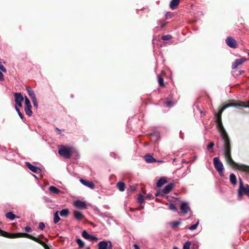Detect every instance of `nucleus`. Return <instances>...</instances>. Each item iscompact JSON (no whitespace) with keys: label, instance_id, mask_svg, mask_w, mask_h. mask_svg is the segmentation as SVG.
<instances>
[{"label":"nucleus","instance_id":"nucleus-1","mask_svg":"<svg viewBox=\"0 0 249 249\" xmlns=\"http://www.w3.org/2000/svg\"><path fill=\"white\" fill-rule=\"evenodd\" d=\"M231 107H242L249 108V105H246L243 103L238 104L231 103L223 107L217 113H215V116L216 118V127L220 134L221 139L223 142V148L224 157L227 163L232 167L242 171H249V166L244 164L237 163L232 159L230 140L222 123L221 115L222 112L225 109Z\"/></svg>","mask_w":249,"mask_h":249},{"label":"nucleus","instance_id":"nucleus-2","mask_svg":"<svg viewBox=\"0 0 249 249\" xmlns=\"http://www.w3.org/2000/svg\"><path fill=\"white\" fill-rule=\"evenodd\" d=\"M0 235L6 237L8 238H19V237H26L34 240V241L39 243V240L38 238L35 237L30 234L24 233H8L6 232L0 230Z\"/></svg>","mask_w":249,"mask_h":249},{"label":"nucleus","instance_id":"nucleus-3","mask_svg":"<svg viewBox=\"0 0 249 249\" xmlns=\"http://www.w3.org/2000/svg\"><path fill=\"white\" fill-rule=\"evenodd\" d=\"M74 153H77V151L72 147L65 145H60L58 147V154L65 159H70Z\"/></svg>","mask_w":249,"mask_h":249},{"label":"nucleus","instance_id":"nucleus-4","mask_svg":"<svg viewBox=\"0 0 249 249\" xmlns=\"http://www.w3.org/2000/svg\"><path fill=\"white\" fill-rule=\"evenodd\" d=\"M243 193L246 194L249 197V185L246 184L244 186L242 179L239 178V187L238 191V196L240 199L242 198Z\"/></svg>","mask_w":249,"mask_h":249},{"label":"nucleus","instance_id":"nucleus-5","mask_svg":"<svg viewBox=\"0 0 249 249\" xmlns=\"http://www.w3.org/2000/svg\"><path fill=\"white\" fill-rule=\"evenodd\" d=\"M213 163L216 170L218 172L221 177L224 176V166L222 162L220 160L219 158L215 157L213 159Z\"/></svg>","mask_w":249,"mask_h":249},{"label":"nucleus","instance_id":"nucleus-6","mask_svg":"<svg viewBox=\"0 0 249 249\" xmlns=\"http://www.w3.org/2000/svg\"><path fill=\"white\" fill-rule=\"evenodd\" d=\"M98 249H113L112 243L109 240L100 241L97 244Z\"/></svg>","mask_w":249,"mask_h":249},{"label":"nucleus","instance_id":"nucleus-7","mask_svg":"<svg viewBox=\"0 0 249 249\" xmlns=\"http://www.w3.org/2000/svg\"><path fill=\"white\" fill-rule=\"evenodd\" d=\"M226 44L231 48H236L237 46L236 41L232 37L229 36L226 39Z\"/></svg>","mask_w":249,"mask_h":249},{"label":"nucleus","instance_id":"nucleus-8","mask_svg":"<svg viewBox=\"0 0 249 249\" xmlns=\"http://www.w3.org/2000/svg\"><path fill=\"white\" fill-rule=\"evenodd\" d=\"M180 210L184 214L188 213L190 211L189 203L186 201H183L180 205Z\"/></svg>","mask_w":249,"mask_h":249},{"label":"nucleus","instance_id":"nucleus-9","mask_svg":"<svg viewBox=\"0 0 249 249\" xmlns=\"http://www.w3.org/2000/svg\"><path fill=\"white\" fill-rule=\"evenodd\" d=\"M82 236L86 239L89 240L90 241H93L96 239H97V238L91 234H89L86 231L84 230L83 231L82 233Z\"/></svg>","mask_w":249,"mask_h":249},{"label":"nucleus","instance_id":"nucleus-10","mask_svg":"<svg viewBox=\"0 0 249 249\" xmlns=\"http://www.w3.org/2000/svg\"><path fill=\"white\" fill-rule=\"evenodd\" d=\"M26 164L28 167V168L33 172L36 173H40L41 172V170L39 168L36 166L31 164L30 162H26Z\"/></svg>","mask_w":249,"mask_h":249},{"label":"nucleus","instance_id":"nucleus-11","mask_svg":"<svg viewBox=\"0 0 249 249\" xmlns=\"http://www.w3.org/2000/svg\"><path fill=\"white\" fill-rule=\"evenodd\" d=\"M246 60V59L244 58H241L239 59H236L235 62L232 65V69H235L238 66L241 65Z\"/></svg>","mask_w":249,"mask_h":249},{"label":"nucleus","instance_id":"nucleus-12","mask_svg":"<svg viewBox=\"0 0 249 249\" xmlns=\"http://www.w3.org/2000/svg\"><path fill=\"white\" fill-rule=\"evenodd\" d=\"M174 184L173 183H169L161 191L162 195H164L166 194H168L169 193L172 189H173Z\"/></svg>","mask_w":249,"mask_h":249},{"label":"nucleus","instance_id":"nucleus-13","mask_svg":"<svg viewBox=\"0 0 249 249\" xmlns=\"http://www.w3.org/2000/svg\"><path fill=\"white\" fill-rule=\"evenodd\" d=\"M74 205L78 208L80 209H85L87 208V204L84 201H81L80 200H76L74 202Z\"/></svg>","mask_w":249,"mask_h":249},{"label":"nucleus","instance_id":"nucleus-14","mask_svg":"<svg viewBox=\"0 0 249 249\" xmlns=\"http://www.w3.org/2000/svg\"><path fill=\"white\" fill-rule=\"evenodd\" d=\"M80 182L83 184L84 185L89 187L90 189H94V184L92 181H87L84 179H81L80 180Z\"/></svg>","mask_w":249,"mask_h":249},{"label":"nucleus","instance_id":"nucleus-15","mask_svg":"<svg viewBox=\"0 0 249 249\" xmlns=\"http://www.w3.org/2000/svg\"><path fill=\"white\" fill-rule=\"evenodd\" d=\"M73 214L74 218L78 221H81L84 218V215L79 211H74L73 212Z\"/></svg>","mask_w":249,"mask_h":249},{"label":"nucleus","instance_id":"nucleus-16","mask_svg":"<svg viewBox=\"0 0 249 249\" xmlns=\"http://www.w3.org/2000/svg\"><path fill=\"white\" fill-rule=\"evenodd\" d=\"M14 97L15 103L22 102L24 100V97L21 95V93H15L14 94Z\"/></svg>","mask_w":249,"mask_h":249},{"label":"nucleus","instance_id":"nucleus-17","mask_svg":"<svg viewBox=\"0 0 249 249\" xmlns=\"http://www.w3.org/2000/svg\"><path fill=\"white\" fill-rule=\"evenodd\" d=\"M26 89L31 100L36 98V96L34 90L30 87L27 86L26 87Z\"/></svg>","mask_w":249,"mask_h":249},{"label":"nucleus","instance_id":"nucleus-18","mask_svg":"<svg viewBox=\"0 0 249 249\" xmlns=\"http://www.w3.org/2000/svg\"><path fill=\"white\" fill-rule=\"evenodd\" d=\"M144 160L148 163H153L157 162V160L154 158L150 155H146L144 157Z\"/></svg>","mask_w":249,"mask_h":249},{"label":"nucleus","instance_id":"nucleus-19","mask_svg":"<svg viewBox=\"0 0 249 249\" xmlns=\"http://www.w3.org/2000/svg\"><path fill=\"white\" fill-rule=\"evenodd\" d=\"M180 0H172L170 3V7L171 9H175L178 5Z\"/></svg>","mask_w":249,"mask_h":249},{"label":"nucleus","instance_id":"nucleus-20","mask_svg":"<svg viewBox=\"0 0 249 249\" xmlns=\"http://www.w3.org/2000/svg\"><path fill=\"white\" fill-rule=\"evenodd\" d=\"M167 182V180H166V179L165 178L162 177L160 178V179L158 180L157 183V185L158 187H161Z\"/></svg>","mask_w":249,"mask_h":249},{"label":"nucleus","instance_id":"nucleus-21","mask_svg":"<svg viewBox=\"0 0 249 249\" xmlns=\"http://www.w3.org/2000/svg\"><path fill=\"white\" fill-rule=\"evenodd\" d=\"M50 192L54 194H58L60 193V191L53 186H51L48 188Z\"/></svg>","mask_w":249,"mask_h":249},{"label":"nucleus","instance_id":"nucleus-22","mask_svg":"<svg viewBox=\"0 0 249 249\" xmlns=\"http://www.w3.org/2000/svg\"><path fill=\"white\" fill-rule=\"evenodd\" d=\"M6 216L7 218H8L9 219L12 220L14 219L15 218H19V216H18L16 215V214H14L11 212H7L6 213Z\"/></svg>","mask_w":249,"mask_h":249},{"label":"nucleus","instance_id":"nucleus-23","mask_svg":"<svg viewBox=\"0 0 249 249\" xmlns=\"http://www.w3.org/2000/svg\"><path fill=\"white\" fill-rule=\"evenodd\" d=\"M230 180L231 183L233 185H235L237 183V179L235 175L231 173L230 175Z\"/></svg>","mask_w":249,"mask_h":249},{"label":"nucleus","instance_id":"nucleus-24","mask_svg":"<svg viewBox=\"0 0 249 249\" xmlns=\"http://www.w3.org/2000/svg\"><path fill=\"white\" fill-rule=\"evenodd\" d=\"M31 108H32V106H25V108H24V111L25 112V113L26 114V115H27L29 116H32V115L33 114V112L31 110Z\"/></svg>","mask_w":249,"mask_h":249},{"label":"nucleus","instance_id":"nucleus-25","mask_svg":"<svg viewBox=\"0 0 249 249\" xmlns=\"http://www.w3.org/2000/svg\"><path fill=\"white\" fill-rule=\"evenodd\" d=\"M117 186L118 189L121 192H123L125 190V185L124 183L122 182H118L117 184Z\"/></svg>","mask_w":249,"mask_h":249},{"label":"nucleus","instance_id":"nucleus-26","mask_svg":"<svg viewBox=\"0 0 249 249\" xmlns=\"http://www.w3.org/2000/svg\"><path fill=\"white\" fill-rule=\"evenodd\" d=\"M69 213V211L68 209H63L60 212V214L62 217H67Z\"/></svg>","mask_w":249,"mask_h":249},{"label":"nucleus","instance_id":"nucleus-27","mask_svg":"<svg viewBox=\"0 0 249 249\" xmlns=\"http://www.w3.org/2000/svg\"><path fill=\"white\" fill-rule=\"evenodd\" d=\"M60 220V217L58 215V211H57L54 213L53 222L56 224Z\"/></svg>","mask_w":249,"mask_h":249},{"label":"nucleus","instance_id":"nucleus-28","mask_svg":"<svg viewBox=\"0 0 249 249\" xmlns=\"http://www.w3.org/2000/svg\"><path fill=\"white\" fill-rule=\"evenodd\" d=\"M180 224V221H177L171 222L170 223V225L174 229H175L176 227H177Z\"/></svg>","mask_w":249,"mask_h":249},{"label":"nucleus","instance_id":"nucleus-29","mask_svg":"<svg viewBox=\"0 0 249 249\" xmlns=\"http://www.w3.org/2000/svg\"><path fill=\"white\" fill-rule=\"evenodd\" d=\"M76 242H77V244L78 245L79 248H82L85 245L84 242L82 241V239H81L80 238H78L76 240Z\"/></svg>","mask_w":249,"mask_h":249},{"label":"nucleus","instance_id":"nucleus-30","mask_svg":"<svg viewBox=\"0 0 249 249\" xmlns=\"http://www.w3.org/2000/svg\"><path fill=\"white\" fill-rule=\"evenodd\" d=\"M191 245V242L189 241H187L186 242L183 246V249H190Z\"/></svg>","mask_w":249,"mask_h":249},{"label":"nucleus","instance_id":"nucleus-31","mask_svg":"<svg viewBox=\"0 0 249 249\" xmlns=\"http://www.w3.org/2000/svg\"><path fill=\"white\" fill-rule=\"evenodd\" d=\"M169 209L174 212L177 211V208L175 204L173 203H170L169 205Z\"/></svg>","mask_w":249,"mask_h":249},{"label":"nucleus","instance_id":"nucleus-32","mask_svg":"<svg viewBox=\"0 0 249 249\" xmlns=\"http://www.w3.org/2000/svg\"><path fill=\"white\" fill-rule=\"evenodd\" d=\"M172 38V36L170 35L163 36L161 37V39L163 40H169L171 39Z\"/></svg>","mask_w":249,"mask_h":249},{"label":"nucleus","instance_id":"nucleus-33","mask_svg":"<svg viewBox=\"0 0 249 249\" xmlns=\"http://www.w3.org/2000/svg\"><path fill=\"white\" fill-rule=\"evenodd\" d=\"M15 109H16V111L17 112L18 116L20 118V119H22V120H23L24 116L22 114V113L20 112L19 109H18V108L17 106H15Z\"/></svg>","mask_w":249,"mask_h":249},{"label":"nucleus","instance_id":"nucleus-34","mask_svg":"<svg viewBox=\"0 0 249 249\" xmlns=\"http://www.w3.org/2000/svg\"><path fill=\"white\" fill-rule=\"evenodd\" d=\"M198 224H199V221H197V222L195 224L191 226L190 227H189L188 228V229L191 231L194 230L196 229Z\"/></svg>","mask_w":249,"mask_h":249},{"label":"nucleus","instance_id":"nucleus-35","mask_svg":"<svg viewBox=\"0 0 249 249\" xmlns=\"http://www.w3.org/2000/svg\"><path fill=\"white\" fill-rule=\"evenodd\" d=\"M138 200L140 203H142L144 202V197L142 195H139L138 197Z\"/></svg>","mask_w":249,"mask_h":249},{"label":"nucleus","instance_id":"nucleus-36","mask_svg":"<svg viewBox=\"0 0 249 249\" xmlns=\"http://www.w3.org/2000/svg\"><path fill=\"white\" fill-rule=\"evenodd\" d=\"M163 79L160 76H158V82L160 86H164Z\"/></svg>","mask_w":249,"mask_h":249},{"label":"nucleus","instance_id":"nucleus-37","mask_svg":"<svg viewBox=\"0 0 249 249\" xmlns=\"http://www.w3.org/2000/svg\"><path fill=\"white\" fill-rule=\"evenodd\" d=\"M24 99L25 106H31L29 99L26 96L25 97Z\"/></svg>","mask_w":249,"mask_h":249},{"label":"nucleus","instance_id":"nucleus-38","mask_svg":"<svg viewBox=\"0 0 249 249\" xmlns=\"http://www.w3.org/2000/svg\"><path fill=\"white\" fill-rule=\"evenodd\" d=\"M0 70L3 72H6V68L3 66L1 62H0Z\"/></svg>","mask_w":249,"mask_h":249},{"label":"nucleus","instance_id":"nucleus-39","mask_svg":"<svg viewBox=\"0 0 249 249\" xmlns=\"http://www.w3.org/2000/svg\"><path fill=\"white\" fill-rule=\"evenodd\" d=\"M214 145V143L213 142H210L207 146V148L208 149H211V148H212L213 146Z\"/></svg>","mask_w":249,"mask_h":249},{"label":"nucleus","instance_id":"nucleus-40","mask_svg":"<svg viewBox=\"0 0 249 249\" xmlns=\"http://www.w3.org/2000/svg\"><path fill=\"white\" fill-rule=\"evenodd\" d=\"M32 101L33 102V105H34V107H35L36 108L37 107L38 104H37V102L36 98L32 99Z\"/></svg>","mask_w":249,"mask_h":249},{"label":"nucleus","instance_id":"nucleus-41","mask_svg":"<svg viewBox=\"0 0 249 249\" xmlns=\"http://www.w3.org/2000/svg\"><path fill=\"white\" fill-rule=\"evenodd\" d=\"M45 227V224L43 222H40L39 224V228L41 230H43Z\"/></svg>","mask_w":249,"mask_h":249},{"label":"nucleus","instance_id":"nucleus-42","mask_svg":"<svg viewBox=\"0 0 249 249\" xmlns=\"http://www.w3.org/2000/svg\"><path fill=\"white\" fill-rule=\"evenodd\" d=\"M171 102L170 101H166L164 102V105L168 107H170L171 106Z\"/></svg>","mask_w":249,"mask_h":249},{"label":"nucleus","instance_id":"nucleus-43","mask_svg":"<svg viewBox=\"0 0 249 249\" xmlns=\"http://www.w3.org/2000/svg\"><path fill=\"white\" fill-rule=\"evenodd\" d=\"M4 76L2 73L0 71V81H3L4 80Z\"/></svg>","mask_w":249,"mask_h":249},{"label":"nucleus","instance_id":"nucleus-44","mask_svg":"<svg viewBox=\"0 0 249 249\" xmlns=\"http://www.w3.org/2000/svg\"><path fill=\"white\" fill-rule=\"evenodd\" d=\"M31 230V228L29 226H26L25 227V231L26 232H30Z\"/></svg>","mask_w":249,"mask_h":249},{"label":"nucleus","instance_id":"nucleus-45","mask_svg":"<svg viewBox=\"0 0 249 249\" xmlns=\"http://www.w3.org/2000/svg\"><path fill=\"white\" fill-rule=\"evenodd\" d=\"M133 247H134V249H140L139 246L137 244H134Z\"/></svg>","mask_w":249,"mask_h":249},{"label":"nucleus","instance_id":"nucleus-46","mask_svg":"<svg viewBox=\"0 0 249 249\" xmlns=\"http://www.w3.org/2000/svg\"><path fill=\"white\" fill-rule=\"evenodd\" d=\"M16 106L18 107H22V102L16 103Z\"/></svg>","mask_w":249,"mask_h":249},{"label":"nucleus","instance_id":"nucleus-47","mask_svg":"<svg viewBox=\"0 0 249 249\" xmlns=\"http://www.w3.org/2000/svg\"><path fill=\"white\" fill-rule=\"evenodd\" d=\"M39 244H40L41 245H42L43 247H45L46 246L45 243L44 242H43V241H42L41 240L39 241Z\"/></svg>","mask_w":249,"mask_h":249},{"label":"nucleus","instance_id":"nucleus-48","mask_svg":"<svg viewBox=\"0 0 249 249\" xmlns=\"http://www.w3.org/2000/svg\"><path fill=\"white\" fill-rule=\"evenodd\" d=\"M245 72L244 71L242 70V71H238V73L236 74L237 76L238 75H241V74H242L243 73H244Z\"/></svg>","mask_w":249,"mask_h":249},{"label":"nucleus","instance_id":"nucleus-49","mask_svg":"<svg viewBox=\"0 0 249 249\" xmlns=\"http://www.w3.org/2000/svg\"><path fill=\"white\" fill-rule=\"evenodd\" d=\"M56 129L58 131V134L61 133V130L59 129H58V128H56Z\"/></svg>","mask_w":249,"mask_h":249},{"label":"nucleus","instance_id":"nucleus-50","mask_svg":"<svg viewBox=\"0 0 249 249\" xmlns=\"http://www.w3.org/2000/svg\"><path fill=\"white\" fill-rule=\"evenodd\" d=\"M216 146L218 148H219V142H217L216 143Z\"/></svg>","mask_w":249,"mask_h":249},{"label":"nucleus","instance_id":"nucleus-51","mask_svg":"<svg viewBox=\"0 0 249 249\" xmlns=\"http://www.w3.org/2000/svg\"><path fill=\"white\" fill-rule=\"evenodd\" d=\"M173 249H179L177 247H174Z\"/></svg>","mask_w":249,"mask_h":249},{"label":"nucleus","instance_id":"nucleus-52","mask_svg":"<svg viewBox=\"0 0 249 249\" xmlns=\"http://www.w3.org/2000/svg\"><path fill=\"white\" fill-rule=\"evenodd\" d=\"M157 162H162V160H157Z\"/></svg>","mask_w":249,"mask_h":249},{"label":"nucleus","instance_id":"nucleus-53","mask_svg":"<svg viewBox=\"0 0 249 249\" xmlns=\"http://www.w3.org/2000/svg\"><path fill=\"white\" fill-rule=\"evenodd\" d=\"M194 160H196V159H197V157L196 156H195V157H194Z\"/></svg>","mask_w":249,"mask_h":249},{"label":"nucleus","instance_id":"nucleus-54","mask_svg":"<svg viewBox=\"0 0 249 249\" xmlns=\"http://www.w3.org/2000/svg\"><path fill=\"white\" fill-rule=\"evenodd\" d=\"M158 195V193L156 194V196H157Z\"/></svg>","mask_w":249,"mask_h":249},{"label":"nucleus","instance_id":"nucleus-55","mask_svg":"<svg viewBox=\"0 0 249 249\" xmlns=\"http://www.w3.org/2000/svg\"><path fill=\"white\" fill-rule=\"evenodd\" d=\"M248 55H249V53H248Z\"/></svg>","mask_w":249,"mask_h":249}]
</instances>
